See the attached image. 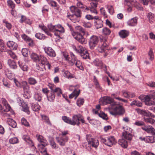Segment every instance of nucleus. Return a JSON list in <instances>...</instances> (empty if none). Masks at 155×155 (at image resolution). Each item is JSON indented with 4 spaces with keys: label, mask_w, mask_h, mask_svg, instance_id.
<instances>
[{
    "label": "nucleus",
    "mask_w": 155,
    "mask_h": 155,
    "mask_svg": "<svg viewBox=\"0 0 155 155\" xmlns=\"http://www.w3.org/2000/svg\"><path fill=\"white\" fill-rule=\"evenodd\" d=\"M71 34L74 38L81 44H85L86 40L81 33L78 32L72 31Z\"/></svg>",
    "instance_id": "nucleus-7"
},
{
    "label": "nucleus",
    "mask_w": 155,
    "mask_h": 155,
    "mask_svg": "<svg viewBox=\"0 0 155 155\" xmlns=\"http://www.w3.org/2000/svg\"><path fill=\"white\" fill-rule=\"evenodd\" d=\"M41 117L42 119L47 124L51 125V123L49 120L48 117L45 115H41Z\"/></svg>",
    "instance_id": "nucleus-48"
},
{
    "label": "nucleus",
    "mask_w": 155,
    "mask_h": 155,
    "mask_svg": "<svg viewBox=\"0 0 155 155\" xmlns=\"http://www.w3.org/2000/svg\"><path fill=\"white\" fill-rule=\"evenodd\" d=\"M19 65L21 69L24 71H27L28 70V67L25 63H22L21 64L18 62Z\"/></svg>",
    "instance_id": "nucleus-36"
},
{
    "label": "nucleus",
    "mask_w": 155,
    "mask_h": 155,
    "mask_svg": "<svg viewBox=\"0 0 155 155\" xmlns=\"http://www.w3.org/2000/svg\"><path fill=\"white\" fill-rule=\"evenodd\" d=\"M106 40L103 38L102 39H101V44H100L97 48V50L99 52L101 53L104 52V56L106 57L107 54V47L108 45L106 43Z\"/></svg>",
    "instance_id": "nucleus-2"
},
{
    "label": "nucleus",
    "mask_w": 155,
    "mask_h": 155,
    "mask_svg": "<svg viewBox=\"0 0 155 155\" xmlns=\"http://www.w3.org/2000/svg\"><path fill=\"white\" fill-rule=\"evenodd\" d=\"M71 12L78 17H81V11L77 7L72 6L70 7Z\"/></svg>",
    "instance_id": "nucleus-13"
},
{
    "label": "nucleus",
    "mask_w": 155,
    "mask_h": 155,
    "mask_svg": "<svg viewBox=\"0 0 155 155\" xmlns=\"http://www.w3.org/2000/svg\"><path fill=\"white\" fill-rule=\"evenodd\" d=\"M92 1L91 3V7L89 8H96L97 7L98 0H90Z\"/></svg>",
    "instance_id": "nucleus-49"
},
{
    "label": "nucleus",
    "mask_w": 155,
    "mask_h": 155,
    "mask_svg": "<svg viewBox=\"0 0 155 155\" xmlns=\"http://www.w3.org/2000/svg\"><path fill=\"white\" fill-rule=\"evenodd\" d=\"M48 27L49 31L53 32H55L56 31H58V30L55 27V25H53L51 24L48 25Z\"/></svg>",
    "instance_id": "nucleus-38"
},
{
    "label": "nucleus",
    "mask_w": 155,
    "mask_h": 155,
    "mask_svg": "<svg viewBox=\"0 0 155 155\" xmlns=\"http://www.w3.org/2000/svg\"><path fill=\"white\" fill-rule=\"evenodd\" d=\"M8 52L9 55L12 58L14 59H16L17 58V56L14 53L10 50L8 51Z\"/></svg>",
    "instance_id": "nucleus-61"
},
{
    "label": "nucleus",
    "mask_w": 155,
    "mask_h": 155,
    "mask_svg": "<svg viewBox=\"0 0 155 155\" xmlns=\"http://www.w3.org/2000/svg\"><path fill=\"white\" fill-rule=\"evenodd\" d=\"M29 83L31 85H35L37 83L36 80L33 78H28Z\"/></svg>",
    "instance_id": "nucleus-51"
},
{
    "label": "nucleus",
    "mask_w": 155,
    "mask_h": 155,
    "mask_svg": "<svg viewBox=\"0 0 155 155\" xmlns=\"http://www.w3.org/2000/svg\"><path fill=\"white\" fill-rule=\"evenodd\" d=\"M102 32L105 35H108L110 33L111 31L108 28L105 27L103 29Z\"/></svg>",
    "instance_id": "nucleus-52"
},
{
    "label": "nucleus",
    "mask_w": 155,
    "mask_h": 155,
    "mask_svg": "<svg viewBox=\"0 0 155 155\" xmlns=\"http://www.w3.org/2000/svg\"><path fill=\"white\" fill-rule=\"evenodd\" d=\"M130 105L131 106L136 105L137 106L140 107L142 106V104L139 101L137 100H135L133 101L130 104Z\"/></svg>",
    "instance_id": "nucleus-45"
},
{
    "label": "nucleus",
    "mask_w": 155,
    "mask_h": 155,
    "mask_svg": "<svg viewBox=\"0 0 155 155\" xmlns=\"http://www.w3.org/2000/svg\"><path fill=\"white\" fill-rule=\"evenodd\" d=\"M62 72L63 73V75L65 77L69 79L73 78V76L70 74V73L68 71L64 70L62 71Z\"/></svg>",
    "instance_id": "nucleus-35"
},
{
    "label": "nucleus",
    "mask_w": 155,
    "mask_h": 155,
    "mask_svg": "<svg viewBox=\"0 0 155 155\" xmlns=\"http://www.w3.org/2000/svg\"><path fill=\"white\" fill-rule=\"evenodd\" d=\"M6 50V47L3 41L0 39V52H5Z\"/></svg>",
    "instance_id": "nucleus-27"
},
{
    "label": "nucleus",
    "mask_w": 155,
    "mask_h": 155,
    "mask_svg": "<svg viewBox=\"0 0 155 155\" xmlns=\"http://www.w3.org/2000/svg\"><path fill=\"white\" fill-rule=\"evenodd\" d=\"M35 37L39 39H44L45 38L44 35L40 33H36L35 35Z\"/></svg>",
    "instance_id": "nucleus-57"
},
{
    "label": "nucleus",
    "mask_w": 155,
    "mask_h": 155,
    "mask_svg": "<svg viewBox=\"0 0 155 155\" xmlns=\"http://www.w3.org/2000/svg\"><path fill=\"white\" fill-rule=\"evenodd\" d=\"M67 16L74 23L78 22L80 20V18L81 17H78L75 14L69 15L68 13L67 14Z\"/></svg>",
    "instance_id": "nucleus-14"
},
{
    "label": "nucleus",
    "mask_w": 155,
    "mask_h": 155,
    "mask_svg": "<svg viewBox=\"0 0 155 155\" xmlns=\"http://www.w3.org/2000/svg\"><path fill=\"white\" fill-rule=\"evenodd\" d=\"M53 92L54 93H56L58 96H60V95L62 94L61 90L60 88L59 87L55 88Z\"/></svg>",
    "instance_id": "nucleus-64"
},
{
    "label": "nucleus",
    "mask_w": 155,
    "mask_h": 155,
    "mask_svg": "<svg viewBox=\"0 0 155 155\" xmlns=\"http://www.w3.org/2000/svg\"><path fill=\"white\" fill-rule=\"evenodd\" d=\"M106 7L108 9L109 12L111 14H112L114 12V9L111 5H107Z\"/></svg>",
    "instance_id": "nucleus-60"
},
{
    "label": "nucleus",
    "mask_w": 155,
    "mask_h": 155,
    "mask_svg": "<svg viewBox=\"0 0 155 155\" xmlns=\"http://www.w3.org/2000/svg\"><path fill=\"white\" fill-rule=\"evenodd\" d=\"M34 98L36 100L40 101L41 99V94L39 93H35L34 96Z\"/></svg>",
    "instance_id": "nucleus-44"
},
{
    "label": "nucleus",
    "mask_w": 155,
    "mask_h": 155,
    "mask_svg": "<svg viewBox=\"0 0 155 155\" xmlns=\"http://www.w3.org/2000/svg\"><path fill=\"white\" fill-rule=\"evenodd\" d=\"M152 126L150 125L148 126H145L142 127V129L148 133H150V130H151V128Z\"/></svg>",
    "instance_id": "nucleus-55"
},
{
    "label": "nucleus",
    "mask_w": 155,
    "mask_h": 155,
    "mask_svg": "<svg viewBox=\"0 0 155 155\" xmlns=\"http://www.w3.org/2000/svg\"><path fill=\"white\" fill-rule=\"evenodd\" d=\"M8 124L13 128H15L17 126V124L16 122L10 118H8L7 120Z\"/></svg>",
    "instance_id": "nucleus-26"
},
{
    "label": "nucleus",
    "mask_w": 155,
    "mask_h": 155,
    "mask_svg": "<svg viewBox=\"0 0 155 155\" xmlns=\"http://www.w3.org/2000/svg\"><path fill=\"white\" fill-rule=\"evenodd\" d=\"M21 87L23 88L25 92H28L29 89V87L28 85L27 82L25 81H23Z\"/></svg>",
    "instance_id": "nucleus-32"
},
{
    "label": "nucleus",
    "mask_w": 155,
    "mask_h": 155,
    "mask_svg": "<svg viewBox=\"0 0 155 155\" xmlns=\"http://www.w3.org/2000/svg\"><path fill=\"white\" fill-rule=\"evenodd\" d=\"M40 107L38 105V104H32L31 108L32 110L35 111H38L40 109Z\"/></svg>",
    "instance_id": "nucleus-46"
},
{
    "label": "nucleus",
    "mask_w": 155,
    "mask_h": 155,
    "mask_svg": "<svg viewBox=\"0 0 155 155\" xmlns=\"http://www.w3.org/2000/svg\"><path fill=\"white\" fill-rule=\"evenodd\" d=\"M39 27L48 35L51 36L52 34L50 32L47 28L44 26L39 25Z\"/></svg>",
    "instance_id": "nucleus-42"
},
{
    "label": "nucleus",
    "mask_w": 155,
    "mask_h": 155,
    "mask_svg": "<svg viewBox=\"0 0 155 155\" xmlns=\"http://www.w3.org/2000/svg\"><path fill=\"white\" fill-rule=\"evenodd\" d=\"M45 52L49 56L54 57L56 54L54 51L51 47H45L44 48Z\"/></svg>",
    "instance_id": "nucleus-12"
},
{
    "label": "nucleus",
    "mask_w": 155,
    "mask_h": 155,
    "mask_svg": "<svg viewBox=\"0 0 155 155\" xmlns=\"http://www.w3.org/2000/svg\"><path fill=\"white\" fill-rule=\"evenodd\" d=\"M93 63L95 65L99 67H102L103 66V63L102 61L99 59H96L93 62Z\"/></svg>",
    "instance_id": "nucleus-43"
},
{
    "label": "nucleus",
    "mask_w": 155,
    "mask_h": 155,
    "mask_svg": "<svg viewBox=\"0 0 155 155\" xmlns=\"http://www.w3.org/2000/svg\"><path fill=\"white\" fill-rule=\"evenodd\" d=\"M123 96L125 98H129L130 97V92L125 90L122 91Z\"/></svg>",
    "instance_id": "nucleus-53"
},
{
    "label": "nucleus",
    "mask_w": 155,
    "mask_h": 155,
    "mask_svg": "<svg viewBox=\"0 0 155 155\" xmlns=\"http://www.w3.org/2000/svg\"><path fill=\"white\" fill-rule=\"evenodd\" d=\"M151 97L147 95L145 97V102L146 105L148 106L155 105V101H150Z\"/></svg>",
    "instance_id": "nucleus-17"
},
{
    "label": "nucleus",
    "mask_w": 155,
    "mask_h": 155,
    "mask_svg": "<svg viewBox=\"0 0 155 155\" xmlns=\"http://www.w3.org/2000/svg\"><path fill=\"white\" fill-rule=\"evenodd\" d=\"M2 104L5 106V108L4 111L6 112L10 111L12 110L11 108L6 100L5 99L2 98Z\"/></svg>",
    "instance_id": "nucleus-18"
},
{
    "label": "nucleus",
    "mask_w": 155,
    "mask_h": 155,
    "mask_svg": "<svg viewBox=\"0 0 155 155\" xmlns=\"http://www.w3.org/2000/svg\"><path fill=\"white\" fill-rule=\"evenodd\" d=\"M113 106L109 107V112L110 114L113 115H122L125 113V110L123 107L117 104L116 103H113Z\"/></svg>",
    "instance_id": "nucleus-1"
},
{
    "label": "nucleus",
    "mask_w": 155,
    "mask_h": 155,
    "mask_svg": "<svg viewBox=\"0 0 155 155\" xmlns=\"http://www.w3.org/2000/svg\"><path fill=\"white\" fill-rule=\"evenodd\" d=\"M143 118V120L145 122L151 124H154L155 122V120H154L151 118H150L149 117H144Z\"/></svg>",
    "instance_id": "nucleus-30"
},
{
    "label": "nucleus",
    "mask_w": 155,
    "mask_h": 155,
    "mask_svg": "<svg viewBox=\"0 0 155 155\" xmlns=\"http://www.w3.org/2000/svg\"><path fill=\"white\" fill-rule=\"evenodd\" d=\"M77 6L79 8H82L83 9H84L85 11V10H88L89 9V8L88 7L83 5L81 2H78L77 3Z\"/></svg>",
    "instance_id": "nucleus-37"
},
{
    "label": "nucleus",
    "mask_w": 155,
    "mask_h": 155,
    "mask_svg": "<svg viewBox=\"0 0 155 155\" xmlns=\"http://www.w3.org/2000/svg\"><path fill=\"white\" fill-rule=\"evenodd\" d=\"M137 17L132 18L128 21V24L131 26H135L137 24Z\"/></svg>",
    "instance_id": "nucleus-28"
},
{
    "label": "nucleus",
    "mask_w": 155,
    "mask_h": 155,
    "mask_svg": "<svg viewBox=\"0 0 155 155\" xmlns=\"http://www.w3.org/2000/svg\"><path fill=\"white\" fill-rule=\"evenodd\" d=\"M122 137L127 140H130L132 139V136L130 133L127 131H124L123 132Z\"/></svg>",
    "instance_id": "nucleus-22"
},
{
    "label": "nucleus",
    "mask_w": 155,
    "mask_h": 155,
    "mask_svg": "<svg viewBox=\"0 0 155 155\" xmlns=\"http://www.w3.org/2000/svg\"><path fill=\"white\" fill-rule=\"evenodd\" d=\"M36 137L38 140L40 142L41 145L45 147L47 145V140L45 139L43 136L40 135H37Z\"/></svg>",
    "instance_id": "nucleus-15"
},
{
    "label": "nucleus",
    "mask_w": 155,
    "mask_h": 155,
    "mask_svg": "<svg viewBox=\"0 0 155 155\" xmlns=\"http://www.w3.org/2000/svg\"><path fill=\"white\" fill-rule=\"evenodd\" d=\"M55 27L57 28L58 31H58L60 33H64V30L63 27L60 25H55Z\"/></svg>",
    "instance_id": "nucleus-54"
},
{
    "label": "nucleus",
    "mask_w": 155,
    "mask_h": 155,
    "mask_svg": "<svg viewBox=\"0 0 155 155\" xmlns=\"http://www.w3.org/2000/svg\"><path fill=\"white\" fill-rule=\"evenodd\" d=\"M93 81L96 87L99 90H101L102 88L100 86L97 80L96 77L95 76H94Z\"/></svg>",
    "instance_id": "nucleus-40"
},
{
    "label": "nucleus",
    "mask_w": 155,
    "mask_h": 155,
    "mask_svg": "<svg viewBox=\"0 0 155 155\" xmlns=\"http://www.w3.org/2000/svg\"><path fill=\"white\" fill-rule=\"evenodd\" d=\"M99 41L98 37L95 35L92 36L89 41V45L91 49H93L97 44Z\"/></svg>",
    "instance_id": "nucleus-8"
},
{
    "label": "nucleus",
    "mask_w": 155,
    "mask_h": 155,
    "mask_svg": "<svg viewBox=\"0 0 155 155\" xmlns=\"http://www.w3.org/2000/svg\"><path fill=\"white\" fill-rule=\"evenodd\" d=\"M118 143L121 147L124 148H127L128 145L127 141L122 137L118 140Z\"/></svg>",
    "instance_id": "nucleus-21"
},
{
    "label": "nucleus",
    "mask_w": 155,
    "mask_h": 155,
    "mask_svg": "<svg viewBox=\"0 0 155 155\" xmlns=\"http://www.w3.org/2000/svg\"><path fill=\"white\" fill-rule=\"evenodd\" d=\"M103 26L102 21L98 20L95 23V26L97 29L101 28Z\"/></svg>",
    "instance_id": "nucleus-39"
},
{
    "label": "nucleus",
    "mask_w": 155,
    "mask_h": 155,
    "mask_svg": "<svg viewBox=\"0 0 155 155\" xmlns=\"http://www.w3.org/2000/svg\"><path fill=\"white\" fill-rule=\"evenodd\" d=\"M75 50L80 54L81 57L84 59L89 58V54L87 50L82 46H78L77 48H75Z\"/></svg>",
    "instance_id": "nucleus-6"
},
{
    "label": "nucleus",
    "mask_w": 155,
    "mask_h": 155,
    "mask_svg": "<svg viewBox=\"0 0 155 155\" xmlns=\"http://www.w3.org/2000/svg\"><path fill=\"white\" fill-rule=\"evenodd\" d=\"M155 142V136L146 137V142L152 143Z\"/></svg>",
    "instance_id": "nucleus-31"
},
{
    "label": "nucleus",
    "mask_w": 155,
    "mask_h": 155,
    "mask_svg": "<svg viewBox=\"0 0 155 155\" xmlns=\"http://www.w3.org/2000/svg\"><path fill=\"white\" fill-rule=\"evenodd\" d=\"M7 45L10 49L15 50L17 49L18 47L17 44L12 41H8Z\"/></svg>",
    "instance_id": "nucleus-16"
},
{
    "label": "nucleus",
    "mask_w": 155,
    "mask_h": 155,
    "mask_svg": "<svg viewBox=\"0 0 155 155\" xmlns=\"http://www.w3.org/2000/svg\"><path fill=\"white\" fill-rule=\"evenodd\" d=\"M120 36L122 38H124L127 37L129 35V32L125 30L121 31L119 32Z\"/></svg>",
    "instance_id": "nucleus-29"
},
{
    "label": "nucleus",
    "mask_w": 155,
    "mask_h": 155,
    "mask_svg": "<svg viewBox=\"0 0 155 155\" xmlns=\"http://www.w3.org/2000/svg\"><path fill=\"white\" fill-rule=\"evenodd\" d=\"M62 119L65 122L70 124L71 119L67 116H64L62 117Z\"/></svg>",
    "instance_id": "nucleus-59"
},
{
    "label": "nucleus",
    "mask_w": 155,
    "mask_h": 155,
    "mask_svg": "<svg viewBox=\"0 0 155 155\" xmlns=\"http://www.w3.org/2000/svg\"><path fill=\"white\" fill-rule=\"evenodd\" d=\"M79 121H81L83 123H84L85 121L83 116L80 114L77 115L73 114L72 119H71L70 124L74 126L75 125L79 126L80 124Z\"/></svg>",
    "instance_id": "nucleus-3"
},
{
    "label": "nucleus",
    "mask_w": 155,
    "mask_h": 155,
    "mask_svg": "<svg viewBox=\"0 0 155 155\" xmlns=\"http://www.w3.org/2000/svg\"><path fill=\"white\" fill-rule=\"evenodd\" d=\"M22 38L25 41L29 42L28 45L30 46H32L34 44V42L30 38L26 35L24 34L21 35Z\"/></svg>",
    "instance_id": "nucleus-20"
},
{
    "label": "nucleus",
    "mask_w": 155,
    "mask_h": 155,
    "mask_svg": "<svg viewBox=\"0 0 155 155\" xmlns=\"http://www.w3.org/2000/svg\"><path fill=\"white\" fill-rule=\"evenodd\" d=\"M139 112L141 114H143L145 116L144 117L146 116L147 117H148L151 116L153 117H155L154 115H152L151 113L148 111L141 110Z\"/></svg>",
    "instance_id": "nucleus-23"
},
{
    "label": "nucleus",
    "mask_w": 155,
    "mask_h": 155,
    "mask_svg": "<svg viewBox=\"0 0 155 155\" xmlns=\"http://www.w3.org/2000/svg\"><path fill=\"white\" fill-rule=\"evenodd\" d=\"M40 55H38L35 53H32L31 55V57L33 61L38 62L39 60Z\"/></svg>",
    "instance_id": "nucleus-24"
},
{
    "label": "nucleus",
    "mask_w": 155,
    "mask_h": 155,
    "mask_svg": "<svg viewBox=\"0 0 155 155\" xmlns=\"http://www.w3.org/2000/svg\"><path fill=\"white\" fill-rule=\"evenodd\" d=\"M68 137L61 136V135H59V137H56L58 143L61 146H64L66 143L68 142Z\"/></svg>",
    "instance_id": "nucleus-10"
},
{
    "label": "nucleus",
    "mask_w": 155,
    "mask_h": 155,
    "mask_svg": "<svg viewBox=\"0 0 155 155\" xmlns=\"http://www.w3.org/2000/svg\"><path fill=\"white\" fill-rule=\"evenodd\" d=\"M75 28L77 30L83 33V35H84L86 34H87V35H88V32L85 31V30L81 26H76L75 27Z\"/></svg>",
    "instance_id": "nucleus-34"
},
{
    "label": "nucleus",
    "mask_w": 155,
    "mask_h": 155,
    "mask_svg": "<svg viewBox=\"0 0 155 155\" xmlns=\"http://www.w3.org/2000/svg\"><path fill=\"white\" fill-rule=\"evenodd\" d=\"M86 138L89 145L94 147H97L98 145L99 142L97 140L91 138L90 135H87Z\"/></svg>",
    "instance_id": "nucleus-9"
},
{
    "label": "nucleus",
    "mask_w": 155,
    "mask_h": 155,
    "mask_svg": "<svg viewBox=\"0 0 155 155\" xmlns=\"http://www.w3.org/2000/svg\"><path fill=\"white\" fill-rule=\"evenodd\" d=\"M39 57V60L38 62L43 65H48L49 68L50 65L47 61L46 58L41 55Z\"/></svg>",
    "instance_id": "nucleus-19"
},
{
    "label": "nucleus",
    "mask_w": 155,
    "mask_h": 155,
    "mask_svg": "<svg viewBox=\"0 0 155 155\" xmlns=\"http://www.w3.org/2000/svg\"><path fill=\"white\" fill-rule=\"evenodd\" d=\"M84 102V100L83 98H79L77 101V105L79 107H80L82 105Z\"/></svg>",
    "instance_id": "nucleus-56"
},
{
    "label": "nucleus",
    "mask_w": 155,
    "mask_h": 155,
    "mask_svg": "<svg viewBox=\"0 0 155 155\" xmlns=\"http://www.w3.org/2000/svg\"><path fill=\"white\" fill-rule=\"evenodd\" d=\"M80 93V91H74L73 93H72L69 96L70 98H72L74 97H75V99H76L77 97L78 96Z\"/></svg>",
    "instance_id": "nucleus-41"
},
{
    "label": "nucleus",
    "mask_w": 155,
    "mask_h": 155,
    "mask_svg": "<svg viewBox=\"0 0 155 155\" xmlns=\"http://www.w3.org/2000/svg\"><path fill=\"white\" fill-rule=\"evenodd\" d=\"M101 141L104 143L105 144L111 147L113 144H115L116 141L113 136H110L107 137L106 138L101 137H100Z\"/></svg>",
    "instance_id": "nucleus-5"
},
{
    "label": "nucleus",
    "mask_w": 155,
    "mask_h": 155,
    "mask_svg": "<svg viewBox=\"0 0 155 155\" xmlns=\"http://www.w3.org/2000/svg\"><path fill=\"white\" fill-rule=\"evenodd\" d=\"M70 55L71 59L69 61V63L71 65L74 64L80 69L83 71L84 68L82 65V63L79 60L77 59L74 55L72 52H71Z\"/></svg>",
    "instance_id": "nucleus-4"
},
{
    "label": "nucleus",
    "mask_w": 155,
    "mask_h": 155,
    "mask_svg": "<svg viewBox=\"0 0 155 155\" xmlns=\"http://www.w3.org/2000/svg\"><path fill=\"white\" fill-rule=\"evenodd\" d=\"M8 64L11 68L13 69H16L17 68L16 64L14 61L11 59H9L7 62Z\"/></svg>",
    "instance_id": "nucleus-25"
},
{
    "label": "nucleus",
    "mask_w": 155,
    "mask_h": 155,
    "mask_svg": "<svg viewBox=\"0 0 155 155\" xmlns=\"http://www.w3.org/2000/svg\"><path fill=\"white\" fill-rule=\"evenodd\" d=\"M98 116L104 120H107L108 119V117L107 114L103 112H101L100 114H98Z\"/></svg>",
    "instance_id": "nucleus-58"
},
{
    "label": "nucleus",
    "mask_w": 155,
    "mask_h": 155,
    "mask_svg": "<svg viewBox=\"0 0 155 155\" xmlns=\"http://www.w3.org/2000/svg\"><path fill=\"white\" fill-rule=\"evenodd\" d=\"M21 52L23 55L25 57H27L28 55V51L27 48H23Z\"/></svg>",
    "instance_id": "nucleus-62"
},
{
    "label": "nucleus",
    "mask_w": 155,
    "mask_h": 155,
    "mask_svg": "<svg viewBox=\"0 0 155 155\" xmlns=\"http://www.w3.org/2000/svg\"><path fill=\"white\" fill-rule=\"evenodd\" d=\"M9 142L11 144H16L18 142V140L17 137H14L10 138L9 140Z\"/></svg>",
    "instance_id": "nucleus-47"
},
{
    "label": "nucleus",
    "mask_w": 155,
    "mask_h": 155,
    "mask_svg": "<svg viewBox=\"0 0 155 155\" xmlns=\"http://www.w3.org/2000/svg\"><path fill=\"white\" fill-rule=\"evenodd\" d=\"M147 17L150 22L151 23L153 22V20L154 18V15L151 12H150L147 15Z\"/></svg>",
    "instance_id": "nucleus-50"
},
{
    "label": "nucleus",
    "mask_w": 155,
    "mask_h": 155,
    "mask_svg": "<svg viewBox=\"0 0 155 155\" xmlns=\"http://www.w3.org/2000/svg\"><path fill=\"white\" fill-rule=\"evenodd\" d=\"M7 3L9 6L11 8L13 9L15 8V5L12 0H8Z\"/></svg>",
    "instance_id": "nucleus-63"
},
{
    "label": "nucleus",
    "mask_w": 155,
    "mask_h": 155,
    "mask_svg": "<svg viewBox=\"0 0 155 155\" xmlns=\"http://www.w3.org/2000/svg\"><path fill=\"white\" fill-rule=\"evenodd\" d=\"M21 105L22 107V110L29 114V108L27 104L23 102V103H21Z\"/></svg>",
    "instance_id": "nucleus-33"
},
{
    "label": "nucleus",
    "mask_w": 155,
    "mask_h": 155,
    "mask_svg": "<svg viewBox=\"0 0 155 155\" xmlns=\"http://www.w3.org/2000/svg\"><path fill=\"white\" fill-rule=\"evenodd\" d=\"M102 102L104 104H111L109 106L111 107L113 106V103H115L114 102V100L113 98L110 97L106 96L103 97Z\"/></svg>",
    "instance_id": "nucleus-11"
}]
</instances>
